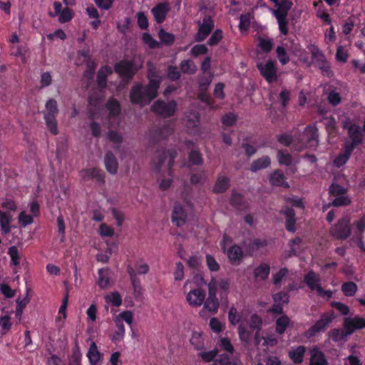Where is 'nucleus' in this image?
Masks as SVG:
<instances>
[{"label":"nucleus","instance_id":"f257e3e1","mask_svg":"<svg viewBox=\"0 0 365 365\" xmlns=\"http://www.w3.org/2000/svg\"><path fill=\"white\" fill-rule=\"evenodd\" d=\"M157 83L151 81V84L143 86L139 84L133 86L130 93V98L133 103L144 106L149 103L158 96V89H156Z\"/></svg>","mask_w":365,"mask_h":365},{"label":"nucleus","instance_id":"f03ea898","mask_svg":"<svg viewBox=\"0 0 365 365\" xmlns=\"http://www.w3.org/2000/svg\"><path fill=\"white\" fill-rule=\"evenodd\" d=\"M58 113L57 102L51 98L46 103V111L44 112V119L49 130L53 135L58 133L56 116Z\"/></svg>","mask_w":365,"mask_h":365},{"label":"nucleus","instance_id":"7ed1b4c3","mask_svg":"<svg viewBox=\"0 0 365 365\" xmlns=\"http://www.w3.org/2000/svg\"><path fill=\"white\" fill-rule=\"evenodd\" d=\"M204 309L212 314H216L220 307L217 297V280L212 278L208 283V297L204 301Z\"/></svg>","mask_w":365,"mask_h":365},{"label":"nucleus","instance_id":"20e7f679","mask_svg":"<svg viewBox=\"0 0 365 365\" xmlns=\"http://www.w3.org/2000/svg\"><path fill=\"white\" fill-rule=\"evenodd\" d=\"M177 110V103L175 101H165L158 100L151 106V110L156 115L164 118L174 115Z\"/></svg>","mask_w":365,"mask_h":365},{"label":"nucleus","instance_id":"39448f33","mask_svg":"<svg viewBox=\"0 0 365 365\" xmlns=\"http://www.w3.org/2000/svg\"><path fill=\"white\" fill-rule=\"evenodd\" d=\"M351 232L350 219L347 216L339 220L330 229L331 235L336 240L347 239L350 236Z\"/></svg>","mask_w":365,"mask_h":365},{"label":"nucleus","instance_id":"423d86ee","mask_svg":"<svg viewBox=\"0 0 365 365\" xmlns=\"http://www.w3.org/2000/svg\"><path fill=\"white\" fill-rule=\"evenodd\" d=\"M334 316L333 313H325L316 323L309 328L306 331L305 336L307 338L314 336L317 333L324 331L331 323Z\"/></svg>","mask_w":365,"mask_h":365},{"label":"nucleus","instance_id":"0eeeda50","mask_svg":"<svg viewBox=\"0 0 365 365\" xmlns=\"http://www.w3.org/2000/svg\"><path fill=\"white\" fill-rule=\"evenodd\" d=\"M175 158V153L165 150H159L156 152L153 158V165L156 170H159L167 160L169 174H170V170L173 165Z\"/></svg>","mask_w":365,"mask_h":365},{"label":"nucleus","instance_id":"6e6552de","mask_svg":"<svg viewBox=\"0 0 365 365\" xmlns=\"http://www.w3.org/2000/svg\"><path fill=\"white\" fill-rule=\"evenodd\" d=\"M257 67L260 74L269 83H274L277 80V73L275 62L268 61L265 63H258Z\"/></svg>","mask_w":365,"mask_h":365},{"label":"nucleus","instance_id":"1a4fd4ad","mask_svg":"<svg viewBox=\"0 0 365 365\" xmlns=\"http://www.w3.org/2000/svg\"><path fill=\"white\" fill-rule=\"evenodd\" d=\"M198 31L195 35V39L197 42L204 41L214 29V21L210 16H206L202 21H198Z\"/></svg>","mask_w":365,"mask_h":365},{"label":"nucleus","instance_id":"9d476101","mask_svg":"<svg viewBox=\"0 0 365 365\" xmlns=\"http://www.w3.org/2000/svg\"><path fill=\"white\" fill-rule=\"evenodd\" d=\"M115 71L125 79H131L136 72V68L132 62L121 61L115 66Z\"/></svg>","mask_w":365,"mask_h":365},{"label":"nucleus","instance_id":"9b49d317","mask_svg":"<svg viewBox=\"0 0 365 365\" xmlns=\"http://www.w3.org/2000/svg\"><path fill=\"white\" fill-rule=\"evenodd\" d=\"M205 298V292L201 288L194 289L190 291L186 300L190 306L200 307L202 304Z\"/></svg>","mask_w":365,"mask_h":365},{"label":"nucleus","instance_id":"f8f14e48","mask_svg":"<svg viewBox=\"0 0 365 365\" xmlns=\"http://www.w3.org/2000/svg\"><path fill=\"white\" fill-rule=\"evenodd\" d=\"M343 325L344 329L348 330V334H351L355 329L365 327V318L358 316L353 318L346 317L344 320Z\"/></svg>","mask_w":365,"mask_h":365},{"label":"nucleus","instance_id":"ddd939ff","mask_svg":"<svg viewBox=\"0 0 365 365\" xmlns=\"http://www.w3.org/2000/svg\"><path fill=\"white\" fill-rule=\"evenodd\" d=\"M304 280L312 290H316L318 293L323 292V289L320 284L321 277L314 272H309L307 274L305 275Z\"/></svg>","mask_w":365,"mask_h":365},{"label":"nucleus","instance_id":"4468645a","mask_svg":"<svg viewBox=\"0 0 365 365\" xmlns=\"http://www.w3.org/2000/svg\"><path fill=\"white\" fill-rule=\"evenodd\" d=\"M267 245V240L261 239H254L244 242L245 249L249 255H253L256 252L264 249Z\"/></svg>","mask_w":365,"mask_h":365},{"label":"nucleus","instance_id":"2eb2a0df","mask_svg":"<svg viewBox=\"0 0 365 365\" xmlns=\"http://www.w3.org/2000/svg\"><path fill=\"white\" fill-rule=\"evenodd\" d=\"M187 213L182 206L180 204H175L172 214V221L178 227L183 225L187 220Z\"/></svg>","mask_w":365,"mask_h":365},{"label":"nucleus","instance_id":"dca6fc26","mask_svg":"<svg viewBox=\"0 0 365 365\" xmlns=\"http://www.w3.org/2000/svg\"><path fill=\"white\" fill-rule=\"evenodd\" d=\"M173 127L170 123H165L152 131L153 138L160 140L168 138L173 132Z\"/></svg>","mask_w":365,"mask_h":365},{"label":"nucleus","instance_id":"f3484780","mask_svg":"<svg viewBox=\"0 0 365 365\" xmlns=\"http://www.w3.org/2000/svg\"><path fill=\"white\" fill-rule=\"evenodd\" d=\"M82 177L86 180L96 179L101 184L105 182V175L102 170L98 168H90L82 170Z\"/></svg>","mask_w":365,"mask_h":365},{"label":"nucleus","instance_id":"a211bd4d","mask_svg":"<svg viewBox=\"0 0 365 365\" xmlns=\"http://www.w3.org/2000/svg\"><path fill=\"white\" fill-rule=\"evenodd\" d=\"M168 11V5L165 3H160L158 4L156 6L153 7L151 10V12L153 14L155 21L158 24H161L165 19Z\"/></svg>","mask_w":365,"mask_h":365},{"label":"nucleus","instance_id":"6ab92c4d","mask_svg":"<svg viewBox=\"0 0 365 365\" xmlns=\"http://www.w3.org/2000/svg\"><path fill=\"white\" fill-rule=\"evenodd\" d=\"M269 180L270 184L273 186H282L285 188L289 187L288 182L285 180L284 175L279 170H276L270 174Z\"/></svg>","mask_w":365,"mask_h":365},{"label":"nucleus","instance_id":"aec40b11","mask_svg":"<svg viewBox=\"0 0 365 365\" xmlns=\"http://www.w3.org/2000/svg\"><path fill=\"white\" fill-rule=\"evenodd\" d=\"M230 281L227 279H220L217 281V288L219 287L220 289V301L222 304L226 307L228 305L227 294L230 291Z\"/></svg>","mask_w":365,"mask_h":365},{"label":"nucleus","instance_id":"412c9836","mask_svg":"<svg viewBox=\"0 0 365 365\" xmlns=\"http://www.w3.org/2000/svg\"><path fill=\"white\" fill-rule=\"evenodd\" d=\"M105 166L108 173L111 174L116 173L118 168V160L111 151H108L105 155Z\"/></svg>","mask_w":365,"mask_h":365},{"label":"nucleus","instance_id":"4be33fe9","mask_svg":"<svg viewBox=\"0 0 365 365\" xmlns=\"http://www.w3.org/2000/svg\"><path fill=\"white\" fill-rule=\"evenodd\" d=\"M227 255L230 261L233 264H239L243 257V252L242 248L238 245L232 246L228 252Z\"/></svg>","mask_w":365,"mask_h":365},{"label":"nucleus","instance_id":"5701e85b","mask_svg":"<svg viewBox=\"0 0 365 365\" xmlns=\"http://www.w3.org/2000/svg\"><path fill=\"white\" fill-rule=\"evenodd\" d=\"M328 362L325 356L318 348L311 350L309 365H327Z\"/></svg>","mask_w":365,"mask_h":365},{"label":"nucleus","instance_id":"b1692460","mask_svg":"<svg viewBox=\"0 0 365 365\" xmlns=\"http://www.w3.org/2000/svg\"><path fill=\"white\" fill-rule=\"evenodd\" d=\"M283 214L286 217V229L292 232H294L295 229V212L292 208L287 207L284 211Z\"/></svg>","mask_w":365,"mask_h":365},{"label":"nucleus","instance_id":"393cba45","mask_svg":"<svg viewBox=\"0 0 365 365\" xmlns=\"http://www.w3.org/2000/svg\"><path fill=\"white\" fill-rule=\"evenodd\" d=\"M270 163L271 160L269 157L267 155L262 156V158L252 161L250 167V170L255 173L259 170L268 168L270 165Z\"/></svg>","mask_w":365,"mask_h":365},{"label":"nucleus","instance_id":"a878e982","mask_svg":"<svg viewBox=\"0 0 365 365\" xmlns=\"http://www.w3.org/2000/svg\"><path fill=\"white\" fill-rule=\"evenodd\" d=\"M99 277L98 284L102 289H106L110 285V279L111 277V271L108 268L101 269L98 271Z\"/></svg>","mask_w":365,"mask_h":365},{"label":"nucleus","instance_id":"bb28decb","mask_svg":"<svg viewBox=\"0 0 365 365\" xmlns=\"http://www.w3.org/2000/svg\"><path fill=\"white\" fill-rule=\"evenodd\" d=\"M348 133L352 142H354L358 145L361 143L363 135L359 125L356 124H351L348 128Z\"/></svg>","mask_w":365,"mask_h":365},{"label":"nucleus","instance_id":"cd10ccee","mask_svg":"<svg viewBox=\"0 0 365 365\" xmlns=\"http://www.w3.org/2000/svg\"><path fill=\"white\" fill-rule=\"evenodd\" d=\"M269 272V265L266 263H262L255 269L254 275L257 279L265 280L268 278Z\"/></svg>","mask_w":365,"mask_h":365},{"label":"nucleus","instance_id":"c85d7f7f","mask_svg":"<svg viewBox=\"0 0 365 365\" xmlns=\"http://www.w3.org/2000/svg\"><path fill=\"white\" fill-rule=\"evenodd\" d=\"M304 134L310 147H315L318 145L317 129L315 127L308 126L304 131Z\"/></svg>","mask_w":365,"mask_h":365},{"label":"nucleus","instance_id":"c756f323","mask_svg":"<svg viewBox=\"0 0 365 365\" xmlns=\"http://www.w3.org/2000/svg\"><path fill=\"white\" fill-rule=\"evenodd\" d=\"M200 115L196 111H189L185 116V125L188 129L195 128L199 125Z\"/></svg>","mask_w":365,"mask_h":365},{"label":"nucleus","instance_id":"7c9ffc66","mask_svg":"<svg viewBox=\"0 0 365 365\" xmlns=\"http://www.w3.org/2000/svg\"><path fill=\"white\" fill-rule=\"evenodd\" d=\"M112 73L111 68L108 66H103L98 71L97 83L99 87L104 88L107 85V76Z\"/></svg>","mask_w":365,"mask_h":365},{"label":"nucleus","instance_id":"2f4dec72","mask_svg":"<svg viewBox=\"0 0 365 365\" xmlns=\"http://www.w3.org/2000/svg\"><path fill=\"white\" fill-rule=\"evenodd\" d=\"M230 185V180L225 176H219L213 187V191L215 193H222L225 192Z\"/></svg>","mask_w":365,"mask_h":365},{"label":"nucleus","instance_id":"473e14b6","mask_svg":"<svg viewBox=\"0 0 365 365\" xmlns=\"http://www.w3.org/2000/svg\"><path fill=\"white\" fill-rule=\"evenodd\" d=\"M30 299L31 298L29 297V289L26 290L25 296H19L16 299L17 307L16 309V314L19 319H21L22 315L23 309L29 303Z\"/></svg>","mask_w":365,"mask_h":365},{"label":"nucleus","instance_id":"72a5a7b5","mask_svg":"<svg viewBox=\"0 0 365 365\" xmlns=\"http://www.w3.org/2000/svg\"><path fill=\"white\" fill-rule=\"evenodd\" d=\"M304 352L305 347L304 346H299L296 349L289 351V356L294 363H302Z\"/></svg>","mask_w":365,"mask_h":365},{"label":"nucleus","instance_id":"f704fd0d","mask_svg":"<svg viewBox=\"0 0 365 365\" xmlns=\"http://www.w3.org/2000/svg\"><path fill=\"white\" fill-rule=\"evenodd\" d=\"M11 218L12 217L9 214L0 210V226L5 234H7L11 231L9 225L11 221Z\"/></svg>","mask_w":365,"mask_h":365},{"label":"nucleus","instance_id":"c9c22d12","mask_svg":"<svg viewBox=\"0 0 365 365\" xmlns=\"http://www.w3.org/2000/svg\"><path fill=\"white\" fill-rule=\"evenodd\" d=\"M106 108L109 111V117H115L120 114V108L118 101L110 98L106 103Z\"/></svg>","mask_w":365,"mask_h":365},{"label":"nucleus","instance_id":"e433bc0d","mask_svg":"<svg viewBox=\"0 0 365 365\" xmlns=\"http://www.w3.org/2000/svg\"><path fill=\"white\" fill-rule=\"evenodd\" d=\"M180 68L182 73L187 74H193L197 71L195 63L190 59L182 61L180 64Z\"/></svg>","mask_w":365,"mask_h":365},{"label":"nucleus","instance_id":"4c0bfd02","mask_svg":"<svg viewBox=\"0 0 365 365\" xmlns=\"http://www.w3.org/2000/svg\"><path fill=\"white\" fill-rule=\"evenodd\" d=\"M214 365H239L235 359H231L228 354H221L215 359Z\"/></svg>","mask_w":365,"mask_h":365},{"label":"nucleus","instance_id":"58836bf2","mask_svg":"<svg viewBox=\"0 0 365 365\" xmlns=\"http://www.w3.org/2000/svg\"><path fill=\"white\" fill-rule=\"evenodd\" d=\"M309 50L312 54V59L317 65L326 61L324 55L319 51L317 46L311 45L309 47Z\"/></svg>","mask_w":365,"mask_h":365},{"label":"nucleus","instance_id":"ea45409f","mask_svg":"<svg viewBox=\"0 0 365 365\" xmlns=\"http://www.w3.org/2000/svg\"><path fill=\"white\" fill-rule=\"evenodd\" d=\"M230 202L231 204L237 209L244 210L246 208L243 197L240 193L233 192L232 193Z\"/></svg>","mask_w":365,"mask_h":365},{"label":"nucleus","instance_id":"a19ab883","mask_svg":"<svg viewBox=\"0 0 365 365\" xmlns=\"http://www.w3.org/2000/svg\"><path fill=\"white\" fill-rule=\"evenodd\" d=\"M87 356L91 364H96L100 359V353L98 351L96 344L93 342L89 348Z\"/></svg>","mask_w":365,"mask_h":365},{"label":"nucleus","instance_id":"79ce46f5","mask_svg":"<svg viewBox=\"0 0 365 365\" xmlns=\"http://www.w3.org/2000/svg\"><path fill=\"white\" fill-rule=\"evenodd\" d=\"M115 323L117 327V330L115 331V334L112 336L111 339L113 341H120L121 340L125 335V328L122 322H120V319H115Z\"/></svg>","mask_w":365,"mask_h":365},{"label":"nucleus","instance_id":"37998d69","mask_svg":"<svg viewBox=\"0 0 365 365\" xmlns=\"http://www.w3.org/2000/svg\"><path fill=\"white\" fill-rule=\"evenodd\" d=\"M289 324V319L287 316H282L276 321V331L282 334Z\"/></svg>","mask_w":365,"mask_h":365},{"label":"nucleus","instance_id":"c03bdc74","mask_svg":"<svg viewBox=\"0 0 365 365\" xmlns=\"http://www.w3.org/2000/svg\"><path fill=\"white\" fill-rule=\"evenodd\" d=\"M341 291L347 297L354 296L357 291V285L353 282L344 283L341 286Z\"/></svg>","mask_w":365,"mask_h":365},{"label":"nucleus","instance_id":"a18cd8bd","mask_svg":"<svg viewBox=\"0 0 365 365\" xmlns=\"http://www.w3.org/2000/svg\"><path fill=\"white\" fill-rule=\"evenodd\" d=\"M158 37L162 43L165 45H171L175 41V36L170 33L166 32L164 29H160L158 32Z\"/></svg>","mask_w":365,"mask_h":365},{"label":"nucleus","instance_id":"49530a36","mask_svg":"<svg viewBox=\"0 0 365 365\" xmlns=\"http://www.w3.org/2000/svg\"><path fill=\"white\" fill-rule=\"evenodd\" d=\"M348 330L334 329L329 332V337L334 341H339L348 336Z\"/></svg>","mask_w":365,"mask_h":365},{"label":"nucleus","instance_id":"de8ad7c7","mask_svg":"<svg viewBox=\"0 0 365 365\" xmlns=\"http://www.w3.org/2000/svg\"><path fill=\"white\" fill-rule=\"evenodd\" d=\"M258 46L263 51L269 53L273 48L274 42L272 39L259 37Z\"/></svg>","mask_w":365,"mask_h":365},{"label":"nucleus","instance_id":"09e8293b","mask_svg":"<svg viewBox=\"0 0 365 365\" xmlns=\"http://www.w3.org/2000/svg\"><path fill=\"white\" fill-rule=\"evenodd\" d=\"M276 53L277 58L282 65H285L289 61V57L287 53L286 49L283 46H277Z\"/></svg>","mask_w":365,"mask_h":365},{"label":"nucleus","instance_id":"8fccbe9b","mask_svg":"<svg viewBox=\"0 0 365 365\" xmlns=\"http://www.w3.org/2000/svg\"><path fill=\"white\" fill-rule=\"evenodd\" d=\"M0 327H1V334H6L11 327L10 317L7 315L3 316L0 318Z\"/></svg>","mask_w":365,"mask_h":365},{"label":"nucleus","instance_id":"3c124183","mask_svg":"<svg viewBox=\"0 0 365 365\" xmlns=\"http://www.w3.org/2000/svg\"><path fill=\"white\" fill-rule=\"evenodd\" d=\"M105 298L107 302L112 303L115 307L120 306L122 303L120 295L117 292L106 295Z\"/></svg>","mask_w":365,"mask_h":365},{"label":"nucleus","instance_id":"603ef678","mask_svg":"<svg viewBox=\"0 0 365 365\" xmlns=\"http://www.w3.org/2000/svg\"><path fill=\"white\" fill-rule=\"evenodd\" d=\"M143 40L150 48H156L160 46V43L154 39L149 34L143 35Z\"/></svg>","mask_w":365,"mask_h":365},{"label":"nucleus","instance_id":"864d4df0","mask_svg":"<svg viewBox=\"0 0 365 365\" xmlns=\"http://www.w3.org/2000/svg\"><path fill=\"white\" fill-rule=\"evenodd\" d=\"M58 20L61 23H66L69 21L73 17V11L68 7L65 8L62 10V11L58 14Z\"/></svg>","mask_w":365,"mask_h":365},{"label":"nucleus","instance_id":"5fc2aeb1","mask_svg":"<svg viewBox=\"0 0 365 365\" xmlns=\"http://www.w3.org/2000/svg\"><path fill=\"white\" fill-rule=\"evenodd\" d=\"M190 343L194 346L196 349H200L203 346V340L200 333L195 332L192 334Z\"/></svg>","mask_w":365,"mask_h":365},{"label":"nucleus","instance_id":"6e6d98bb","mask_svg":"<svg viewBox=\"0 0 365 365\" xmlns=\"http://www.w3.org/2000/svg\"><path fill=\"white\" fill-rule=\"evenodd\" d=\"M8 254L9 255L11 259V263L16 266L18 264H19L20 263V261H19V259H20V257H19V251H18V249L16 246H12L11 247H9V251H8Z\"/></svg>","mask_w":365,"mask_h":365},{"label":"nucleus","instance_id":"4d7b16f0","mask_svg":"<svg viewBox=\"0 0 365 365\" xmlns=\"http://www.w3.org/2000/svg\"><path fill=\"white\" fill-rule=\"evenodd\" d=\"M273 299L276 303L284 305L288 304L289 297L287 292H280L275 294L273 296Z\"/></svg>","mask_w":365,"mask_h":365},{"label":"nucleus","instance_id":"13d9d810","mask_svg":"<svg viewBox=\"0 0 365 365\" xmlns=\"http://www.w3.org/2000/svg\"><path fill=\"white\" fill-rule=\"evenodd\" d=\"M189 160L192 165H199L203 162L201 154L196 150H192L189 154Z\"/></svg>","mask_w":365,"mask_h":365},{"label":"nucleus","instance_id":"bf43d9fd","mask_svg":"<svg viewBox=\"0 0 365 365\" xmlns=\"http://www.w3.org/2000/svg\"><path fill=\"white\" fill-rule=\"evenodd\" d=\"M277 157L279 164L289 165L292 163V158L289 154H285L282 150H278Z\"/></svg>","mask_w":365,"mask_h":365},{"label":"nucleus","instance_id":"052dcab7","mask_svg":"<svg viewBox=\"0 0 365 365\" xmlns=\"http://www.w3.org/2000/svg\"><path fill=\"white\" fill-rule=\"evenodd\" d=\"M228 319L230 322L233 325H235L240 321V316L238 314L237 310L234 306H232L230 309Z\"/></svg>","mask_w":365,"mask_h":365},{"label":"nucleus","instance_id":"680f3d73","mask_svg":"<svg viewBox=\"0 0 365 365\" xmlns=\"http://www.w3.org/2000/svg\"><path fill=\"white\" fill-rule=\"evenodd\" d=\"M238 332L240 338L242 341H245L246 343L250 341L252 338V334L250 331L247 330L244 326H239Z\"/></svg>","mask_w":365,"mask_h":365},{"label":"nucleus","instance_id":"e2e57ef3","mask_svg":"<svg viewBox=\"0 0 365 365\" xmlns=\"http://www.w3.org/2000/svg\"><path fill=\"white\" fill-rule=\"evenodd\" d=\"M222 38V32L220 29H217L211 36L207 41L209 46L217 45Z\"/></svg>","mask_w":365,"mask_h":365},{"label":"nucleus","instance_id":"0e129e2a","mask_svg":"<svg viewBox=\"0 0 365 365\" xmlns=\"http://www.w3.org/2000/svg\"><path fill=\"white\" fill-rule=\"evenodd\" d=\"M317 66L322 71L324 76L327 77H331L333 76V72L331 70L329 63L327 60L317 64Z\"/></svg>","mask_w":365,"mask_h":365},{"label":"nucleus","instance_id":"69168bd1","mask_svg":"<svg viewBox=\"0 0 365 365\" xmlns=\"http://www.w3.org/2000/svg\"><path fill=\"white\" fill-rule=\"evenodd\" d=\"M206 262L210 270L212 272H217L219 270L220 265L212 255H206Z\"/></svg>","mask_w":365,"mask_h":365},{"label":"nucleus","instance_id":"338daca9","mask_svg":"<svg viewBox=\"0 0 365 365\" xmlns=\"http://www.w3.org/2000/svg\"><path fill=\"white\" fill-rule=\"evenodd\" d=\"M107 137L113 143H121L123 142L122 135L114 130H109L107 133Z\"/></svg>","mask_w":365,"mask_h":365},{"label":"nucleus","instance_id":"774afa93","mask_svg":"<svg viewBox=\"0 0 365 365\" xmlns=\"http://www.w3.org/2000/svg\"><path fill=\"white\" fill-rule=\"evenodd\" d=\"M346 190L341 185L332 184L329 187V193L334 196H341L345 194Z\"/></svg>","mask_w":365,"mask_h":365}]
</instances>
